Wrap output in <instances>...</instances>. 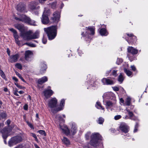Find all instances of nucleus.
Wrapping results in <instances>:
<instances>
[{
	"mask_svg": "<svg viewBox=\"0 0 148 148\" xmlns=\"http://www.w3.org/2000/svg\"><path fill=\"white\" fill-rule=\"evenodd\" d=\"M56 123L57 124H59L60 128L62 130V132L66 135H68L70 134V131L68 129L65 125H62L61 123H64V120L62 118L59 114L57 115L55 119Z\"/></svg>",
	"mask_w": 148,
	"mask_h": 148,
	"instance_id": "f257e3e1",
	"label": "nucleus"
},
{
	"mask_svg": "<svg viewBox=\"0 0 148 148\" xmlns=\"http://www.w3.org/2000/svg\"><path fill=\"white\" fill-rule=\"evenodd\" d=\"M45 31L47 33L49 39L52 40L56 37L57 34V28L56 26H52L44 29Z\"/></svg>",
	"mask_w": 148,
	"mask_h": 148,
	"instance_id": "f03ea898",
	"label": "nucleus"
},
{
	"mask_svg": "<svg viewBox=\"0 0 148 148\" xmlns=\"http://www.w3.org/2000/svg\"><path fill=\"white\" fill-rule=\"evenodd\" d=\"M15 19L16 20L24 22L31 25L34 26L36 25L35 21L32 20L29 17H27L25 15H22L19 18L15 17Z\"/></svg>",
	"mask_w": 148,
	"mask_h": 148,
	"instance_id": "7ed1b4c3",
	"label": "nucleus"
},
{
	"mask_svg": "<svg viewBox=\"0 0 148 148\" xmlns=\"http://www.w3.org/2000/svg\"><path fill=\"white\" fill-rule=\"evenodd\" d=\"M90 144L93 146L96 147L98 145V140H102L101 136L98 133L92 134Z\"/></svg>",
	"mask_w": 148,
	"mask_h": 148,
	"instance_id": "20e7f679",
	"label": "nucleus"
},
{
	"mask_svg": "<svg viewBox=\"0 0 148 148\" xmlns=\"http://www.w3.org/2000/svg\"><path fill=\"white\" fill-rule=\"evenodd\" d=\"M22 141V137L20 136H16L11 138L8 141V145L11 147L20 143Z\"/></svg>",
	"mask_w": 148,
	"mask_h": 148,
	"instance_id": "39448f33",
	"label": "nucleus"
},
{
	"mask_svg": "<svg viewBox=\"0 0 148 148\" xmlns=\"http://www.w3.org/2000/svg\"><path fill=\"white\" fill-rule=\"evenodd\" d=\"M57 100L56 98H52L49 101L48 106L51 109V112L54 113H56V109L57 108L56 105Z\"/></svg>",
	"mask_w": 148,
	"mask_h": 148,
	"instance_id": "423d86ee",
	"label": "nucleus"
},
{
	"mask_svg": "<svg viewBox=\"0 0 148 148\" xmlns=\"http://www.w3.org/2000/svg\"><path fill=\"white\" fill-rule=\"evenodd\" d=\"M46 9L45 8L43 14L42 15V18H41V21L42 23L44 24H46L49 22V20L48 17V16L50 14L49 10H46Z\"/></svg>",
	"mask_w": 148,
	"mask_h": 148,
	"instance_id": "0eeeda50",
	"label": "nucleus"
},
{
	"mask_svg": "<svg viewBox=\"0 0 148 148\" xmlns=\"http://www.w3.org/2000/svg\"><path fill=\"white\" fill-rule=\"evenodd\" d=\"M86 32H83L82 34L84 36H86L88 34L90 35H93L95 34V28L94 27L90 26L88 27H86Z\"/></svg>",
	"mask_w": 148,
	"mask_h": 148,
	"instance_id": "6e6552de",
	"label": "nucleus"
},
{
	"mask_svg": "<svg viewBox=\"0 0 148 148\" xmlns=\"http://www.w3.org/2000/svg\"><path fill=\"white\" fill-rule=\"evenodd\" d=\"M21 35L25 40L29 41L31 40V32L30 31L22 32L21 33Z\"/></svg>",
	"mask_w": 148,
	"mask_h": 148,
	"instance_id": "1a4fd4ad",
	"label": "nucleus"
},
{
	"mask_svg": "<svg viewBox=\"0 0 148 148\" xmlns=\"http://www.w3.org/2000/svg\"><path fill=\"white\" fill-rule=\"evenodd\" d=\"M53 17L51 18L53 22H58L60 17V13L58 11L55 12L53 14Z\"/></svg>",
	"mask_w": 148,
	"mask_h": 148,
	"instance_id": "9d476101",
	"label": "nucleus"
},
{
	"mask_svg": "<svg viewBox=\"0 0 148 148\" xmlns=\"http://www.w3.org/2000/svg\"><path fill=\"white\" fill-rule=\"evenodd\" d=\"M11 130L8 128H5L1 130V132L2 134V137L4 139H6L8 136L9 135V133L11 132Z\"/></svg>",
	"mask_w": 148,
	"mask_h": 148,
	"instance_id": "9b49d317",
	"label": "nucleus"
},
{
	"mask_svg": "<svg viewBox=\"0 0 148 148\" xmlns=\"http://www.w3.org/2000/svg\"><path fill=\"white\" fill-rule=\"evenodd\" d=\"M20 55L18 53L10 56L9 59V61L11 63L16 62L19 58Z\"/></svg>",
	"mask_w": 148,
	"mask_h": 148,
	"instance_id": "f8f14e48",
	"label": "nucleus"
},
{
	"mask_svg": "<svg viewBox=\"0 0 148 148\" xmlns=\"http://www.w3.org/2000/svg\"><path fill=\"white\" fill-rule=\"evenodd\" d=\"M33 56V53L32 51L29 50L26 51L25 53V59L28 61H31L32 60Z\"/></svg>",
	"mask_w": 148,
	"mask_h": 148,
	"instance_id": "ddd939ff",
	"label": "nucleus"
},
{
	"mask_svg": "<svg viewBox=\"0 0 148 148\" xmlns=\"http://www.w3.org/2000/svg\"><path fill=\"white\" fill-rule=\"evenodd\" d=\"M120 130L125 133H127L129 130V127L125 123H124L121 124L119 126Z\"/></svg>",
	"mask_w": 148,
	"mask_h": 148,
	"instance_id": "4468645a",
	"label": "nucleus"
},
{
	"mask_svg": "<svg viewBox=\"0 0 148 148\" xmlns=\"http://www.w3.org/2000/svg\"><path fill=\"white\" fill-rule=\"evenodd\" d=\"M102 83L104 85H112L114 83V81L108 78H104L101 79Z\"/></svg>",
	"mask_w": 148,
	"mask_h": 148,
	"instance_id": "2eb2a0df",
	"label": "nucleus"
},
{
	"mask_svg": "<svg viewBox=\"0 0 148 148\" xmlns=\"http://www.w3.org/2000/svg\"><path fill=\"white\" fill-rule=\"evenodd\" d=\"M16 9L18 11L21 12H27L25 10V5L23 3H19L17 6Z\"/></svg>",
	"mask_w": 148,
	"mask_h": 148,
	"instance_id": "dca6fc26",
	"label": "nucleus"
},
{
	"mask_svg": "<svg viewBox=\"0 0 148 148\" xmlns=\"http://www.w3.org/2000/svg\"><path fill=\"white\" fill-rule=\"evenodd\" d=\"M127 35L129 37V38L128 40L127 39L126 40L129 44L135 42L136 40V37L135 36L133 35L132 34H127Z\"/></svg>",
	"mask_w": 148,
	"mask_h": 148,
	"instance_id": "f3484780",
	"label": "nucleus"
},
{
	"mask_svg": "<svg viewBox=\"0 0 148 148\" xmlns=\"http://www.w3.org/2000/svg\"><path fill=\"white\" fill-rule=\"evenodd\" d=\"M53 91L50 89H45L43 92L45 97L48 98L52 95L53 94Z\"/></svg>",
	"mask_w": 148,
	"mask_h": 148,
	"instance_id": "a211bd4d",
	"label": "nucleus"
},
{
	"mask_svg": "<svg viewBox=\"0 0 148 148\" xmlns=\"http://www.w3.org/2000/svg\"><path fill=\"white\" fill-rule=\"evenodd\" d=\"M65 100L62 99L61 100L60 105L56 109V112H58L62 110L64 107Z\"/></svg>",
	"mask_w": 148,
	"mask_h": 148,
	"instance_id": "6ab92c4d",
	"label": "nucleus"
},
{
	"mask_svg": "<svg viewBox=\"0 0 148 148\" xmlns=\"http://www.w3.org/2000/svg\"><path fill=\"white\" fill-rule=\"evenodd\" d=\"M77 128L76 125L75 123H73L70 131V134L73 135H74L77 132Z\"/></svg>",
	"mask_w": 148,
	"mask_h": 148,
	"instance_id": "aec40b11",
	"label": "nucleus"
},
{
	"mask_svg": "<svg viewBox=\"0 0 148 148\" xmlns=\"http://www.w3.org/2000/svg\"><path fill=\"white\" fill-rule=\"evenodd\" d=\"M127 50L128 52L133 54H136L138 52V51L137 49H134L132 47H129L127 48Z\"/></svg>",
	"mask_w": 148,
	"mask_h": 148,
	"instance_id": "412c9836",
	"label": "nucleus"
},
{
	"mask_svg": "<svg viewBox=\"0 0 148 148\" xmlns=\"http://www.w3.org/2000/svg\"><path fill=\"white\" fill-rule=\"evenodd\" d=\"M14 26L16 28L19 30V31L21 32V33L22 32H23L25 29V27L23 25L17 24L15 25Z\"/></svg>",
	"mask_w": 148,
	"mask_h": 148,
	"instance_id": "4be33fe9",
	"label": "nucleus"
},
{
	"mask_svg": "<svg viewBox=\"0 0 148 148\" xmlns=\"http://www.w3.org/2000/svg\"><path fill=\"white\" fill-rule=\"evenodd\" d=\"M38 3L35 2H32L29 5V7L32 10L38 9L39 7H36Z\"/></svg>",
	"mask_w": 148,
	"mask_h": 148,
	"instance_id": "5701e85b",
	"label": "nucleus"
},
{
	"mask_svg": "<svg viewBox=\"0 0 148 148\" xmlns=\"http://www.w3.org/2000/svg\"><path fill=\"white\" fill-rule=\"evenodd\" d=\"M48 80V78L46 76H44L41 78L39 79L38 81V84H42L43 83L47 81Z\"/></svg>",
	"mask_w": 148,
	"mask_h": 148,
	"instance_id": "b1692460",
	"label": "nucleus"
},
{
	"mask_svg": "<svg viewBox=\"0 0 148 148\" xmlns=\"http://www.w3.org/2000/svg\"><path fill=\"white\" fill-rule=\"evenodd\" d=\"M40 71L41 73H43L47 69V66L44 63H41L40 64Z\"/></svg>",
	"mask_w": 148,
	"mask_h": 148,
	"instance_id": "393cba45",
	"label": "nucleus"
},
{
	"mask_svg": "<svg viewBox=\"0 0 148 148\" xmlns=\"http://www.w3.org/2000/svg\"><path fill=\"white\" fill-rule=\"evenodd\" d=\"M39 37V34L38 32H36L33 34L31 33V39L38 38Z\"/></svg>",
	"mask_w": 148,
	"mask_h": 148,
	"instance_id": "a878e982",
	"label": "nucleus"
},
{
	"mask_svg": "<svg viewBox=\"0 0 148 148\" xmlns=\"http://www.w3.org/2000/svg\"><path fill=\"white\" fill-rule=\"evenodd\" d=\"M99 32L101 36H106L108 34L105 28H102L100 30Z\"/></svg>",
	"mask_w": 148,
	"mask_h": 148,
	"instance_id": "bb28decb",
	"label": "nucleus"
},
{
	"mask_svg": "<svg viewBox=\"0 0 148 148\" xmlns=\"http://www.w3.org/2000/svg\"><path fill=\"white\" fill-rule=\"evenodd\" d=\"M126 110L128 112V114L130 117V119H131L134 120H136L137 118L136 117L134 118L133 113L132 112L130 111L128 109H126Z\"/></svg>",
	"mask_w": 148,
	"mask_h": 148,
	"instance_id": "cd10ccee",
	"label": "nucleus"
},
{
	"mask_svg": "<svg viewBox=\"0 0 148 148\" xmlns=\"http://www.w3.org/2000/svg\"><path fill=\"white\" fill-rule=\"evenodd\" d=\"M62 142L66 145H69L70 144V142L67 138L64 137L62 139Z\"/></svg>",
	"mask_w": 148,
	"mask_h": 148,
	"instance_id": "c85d7f7f",
	"label": "nucleus"
},
{
	"mask_svg": "<svg viewBox=\"0 0 148 148\" xmlns=\"http://www.w3.org/2000/svg\"><path fill=\"white\" fill-rule=\"evenodd\" d=\"M95 106L98 109H101L103 110H104V108L102 106L101 103L98 101L97 102Z\"/></svg>",
	"mask_w": 148,
	"mask_h": 148,
	"instance_id": "c756f323",
	"label": "nucleus"
},
{
	"mask_svg": "<svg viewBox=\"0 0 148 148\" xmlns=\"http://www.w3.org/2000/svg\"><path fill=\"white\" fill-rule=\"evenodd\" d=\"M123 80L124 77H123V75H122V73H121L119 76L118 80L119 82H120V83H121L123 82Z\"/></svg>",
	"mask_w": 148,
	"mask_h": 148,
	"instance_id": "7c9ffc66",
	"label": "nucleus"
},
{
	"mask_svg": "<svg viewBox=\"0 0 148 148\" xmlns=\"http://www.w3.org/2000/svg\"><path fill=\"white\" fill-rule=\"evenodd\" d=\"M124 71L128 76H130L132 75V73L130 71L127 70L126 69H124Z\"/></svg>",
	"mask_w": 148,
	"mask_h": 148,
	"instance_id": "2f4dec72",
	"label": "nucleus"
},
{
	"mask_svg": "<svg viewBox=\"0 0 148 148\" xmlns=\"http://www.w3.org/2000/svg\"><path fill=\"white\" fill-rule=\"evenodd\" d=\"M131 99L129 97H128L126 100L125 104L127 106H129L130 105L131 103Z\"/></svg>",
	"mask_w": 148,
	"mask_h": 148,
	"instance_id": "473e14b6",
	"label": "nucleus"
},
{
	"mask_svg": "<svg viewBox=\"0 0 148 148\" xmlns=\"http://www.w3.org/2000/svg\"><path fill=\"white\" fill-rule=\"evenodd\" d=\"M0 74L1 77L4 79H6V77L3 71L1 70H0Z\"/></svg>",
	"mask_w": 148,
	"mask_h": 148,
	"instance_id": "72a5a7b5",
	"label": "nucleus"
},
{
	"mask_svg": "<svg viewBox=\"0 0 148 148\" xmlns=\"http://www.w3.org/2000/svg\"><path fill=\"white\" fill-rule=\"evenodd\" d=\"M106 107H111L113 106V103L110 101H108L106 102Z\"/></svg>",
	"mask_w": 148,
	"mask_h": 148,
	"instance_id": "f704fd0d",
	"label": "nucleus"
},
{
	"mask_svg": "<svg viewBox=\"0 0 148 148\" xmlns=\"http://www.w3.org/2000/svg\"><path fill=\"white\" fill-rule=\"evenodd\" d=\"M104 121V119L101 117L99 118L97 122L99 124H102Z\"/></svg>",
	"mask_w": 148,
	"mask_h": 148,
	"instance_id": "c9c22d12",
	"label": "nucleus"
},
{
	"mask_svg": "<svg viewBox=\"0 0 148 148\" xmlns=\"http://www.w3.org/2000/svg\"><path fill=\"white\" fill-rule=\"evenodd\" d=\"M16 75L18 77L21 79V80L23 82H25V81L24 79L22 77L21 75L18 72L16 73Z\"/></svg>",
	"mask_w": 148,
	"mask_h": 148,
	"instance_id": "e433bc0d",
	"label": "nucleus"
},
{
	"mask_svg": "<svg viewBox=\"0 0 148 148\" xmlns=\"http://www.w3.org/2000/svg\"><path fill=\"white\" fill-rule=\"evenodd\" d=\"M15 66L19 69H21L22 68V66L21 64L17 63L15 64Z\"/></svg>",
	"mask_w": 148,
	"mask_h": 148,
	"instance_id": "4c0bfd02",
	"label": "nucleus"
},
{
	"mask_svg": "<svg viewBox=\"0 0 148 148\" xmlns=\"http://www.w3.org/2000/svg\"><path fill=\"white\" fill-rule=\"evenodd\" d=\"M38 132L40 134L45 136L46 134L45 132L43 130H40L38 131Z\"/></svg>",
	"mask_w": 148,
	"mask_h": 148,
	"instance_id": "58836bf2",
	"label": "nucleus"
},
{
	"mask_svg": "<svg viewBox=\"0 0 148 148\" xmlns=\"http://www.w3.org/2000/svg\"><path fill=\"white\" fill-rule=\"evenodd\" d=\"M51 7L53 9L55 8L56 6V3L55 2H53L50 4Z\"/></svg>",
	"mask_w": 148,
	"mask_h": 148,
	"instance_id": "ea45409f",
	"label": "nucleus"
},
{
	"mask_svg": "<svg viewBox=\"0 0 148 148\" xmlns=\"http://www.w3.org/2000/svg\"><path fill=\"white\" fill-rule=\"evenodd\" d=\"M111 71H112L111 75H113L114 76H116L117 75L116 71H115V70H112Z\"/></svg>",
	"mask_w": 148,
	"mask_h": 148,
	"instance_id": "a19ab883",
	"label": "nucleus"
},
{
	"mask_svg": "<svg viewBox=\"0 0 148 148\" xmlns=\"http://www.w3.org/2000/svg\"><path fill=\"white\" fill-rule=\"evenodd\" d=\"M0 116L1 119V118H4L6 116V114L5 113H0Z\"/></svg>",
	"mask_w": 148,
	"mask_h": 148,
	"instance_id": "79ce46f5",
	"label": "nucleus"
},
{
	"mask_svg": "<svg viewBox=\"0 0 148 148\" xmlns=\"http://www.w3.org/2000/svg\"><path fill=\"white\" fill-rule=\"evenodd\" d=\"M123 62V60L121 58L118 59L116 61V63L118 64H120Z\"/></svg>",
	"mask_w": 148,
	"mask_h": 148,
	"instance_id": "37998d69",
	"label": "nucleus"
},
{
	"mask_svg": "<svg viewBox=\"0 0 148 148\" xmlns=\"http://www.w3.org/2000/svg\"><path fill=\"white\" fill-rule=\"evenodd\" d=\"M90 135V132H88L85 134V137L87 140H88L89 138V136Z\"/></svg>",
	"mask_w": 148,
	"mask_h": 148,
	"instance_id": "c03bdc74",
	"label": "nucleus"
},
{
	"mask_svg": "<svg viewBox=\"0 0 148 148\" xmlns=\"http://www.w3.org/2000/svg\"><path fill=\"white\" fill-rule=\"evenodd\" d=\"M121 117V116L120 115H117L115 116L114 117V119L115 120H118L120 119Z\"/></svg>",
	"mask_w": 148,
	"mask_h": 148,
	"instance_id": "a18cd8bd",
	"label": "nucleus"
},
{
	"mask_svg": "<svg viewBox=\"0 0 148 148\" xmlns=\"http://www.w3.org/2000/svg\"><path fill=\"white\" fill-rule=\"evenodd\" d=\"M14 148H25L22 144H19V145H18L17 146L15 147Z\"/></svg>",
	"mask_w": 148,
	"mask_h": 148,
	"instance_id": "49530a36",
	"label": "nucleus"
},
{
	"mask_svg": "<svg viewBox=\"0 0 148 148\" xmlns=\"http://www.w3.org/2000/svg\"><path fill=\"white\" fill-rule=\"evenodd\" d=\"M9 30L10 31L13 33V34H15L17 33L15 29L12 28L9 29Z\"/></svg>",
	"mask_w": 148,
	"mask_h": 148,
	"instance_id": "de8ad7c7",
	"label": "nucleus"
},
{
	"mask_svg": "<svg viewBox=\"0 0 148 148\" xmlns=\"http://www.w3.org/2000/svg\"><path fill=\"white\" fill-rule=\"evenodd\" d=\"M131 68L132 69V70H133L134 71H137L135 67V66L134 65H132L131 66Z\"/></svg>",
	"mask_w": 148,
	"mask_h": 148,
	"instance_id": "09e8293b",
	"label": "nucleus"
},
{
	"mask_svg": "<svg viewBox=\"0 0 148 148\" xmlns=\"http://www.w3.org/2000/svg\"><path fill=\"white\" fill-rule=\"evenodd\" d=\"M14 36V38L15 39V41L16 42L17 40L18 39V35L17 34V33H16L15 34H13Z\"/></svg>",
	"mask_w": 148,
	"mask_h": 148,
	"instance_id": "8fccbe9b",
	"label": "nucleus"
},
{
	"mask_svg": "<svg viewBox=\"0 0 148 148\" xmlns=\"http://www.w3.org/2000/svg\"><path fill=\"white\" fill-rule=\"evenodd\" d=\"M113 90L116 91H118L119 90V88L116 86H114L112 87Z\"/></svg>",
	"mask_w": 148,
	"mask_h": 148,
	"instance_id": "3c124183",
	"label": "nucleus"
},
{
	"mask_svg": "<svg viewBox=\"0 0 148 148\" xmlns=\"http://www.w3.org/2000/svg\"><path fill=\"white\" fill-rule=\"evenodd\" d=\"M31 136L35 139L36 140H37V138L35 134L32 133Z\"/></svg>",
	"mask_w": 148,
	"mask_h": 148,
	"instance_id": "603ef678",
	"label": "nucleus"
},
{
	"mask_svg": "<svg viewBox=\"0 0 148 148\" xmlns=\"http://www.w3.org/2000/svg\"><path fill=\"white\" fill-rule=\"evenodd\" d=\"M27 124L29 126V127L30 128H34L33 126L31 123H29L28 122H27Z\"/></svg>",
	"mask_w": 148,
	"mask_h": 148,
	"instance_id": "864d4df0",
	"label": "nucleus"
},
{
	"mask_svg": "<svg viewBox=\"0 0 148 148\" xmlns=\"http://www.w3.org/2000/svg\"><path fill=\"white\" fill-rule=\"evenodd\" d=\"M18 92V90H17V89L16 88L15 90L14 91V95L16 96H18V95L17 93Z\"/></svg>",
	"mask_w": 148,
	"mask_h": 148,
	"instance_id": "5fc2aeb1",
	"label": "nucleus"
},
{
	"mask_svg": "<svg viewBox=\"0 0 148 148\" xmlns=\"http://www.w3.org/2000/svg\"><path fill=\"white\" fill-rule=\"evenodd\" d=\"M47 42V39L43 37L42 39V42H43V43L45 44H46Z\"/></svg>",
	"mask_w": 148,
	"mask_h": 148,
	"instance_id": "6e6d98bb",
	"label": "nucleus"
},
{
	"mask_svg": "<svg viewBox=\"0 0 148 148\" xmlns=\"http://www.w3.org/2000/svg\"><path fill=\"white\" fill-rule=\"evenodd\" d=\"M7 52L9 56H10V51L9 49L8 48H7Z\"/></svg>",
	"mask_w": 148,
	"mask_h": 148,
	"instance_id": "4d7b16f0",
	"label": "nucleus"
},
{
	"mask_svg": "<svg viewBox=\"0 0 148 148\" xmlns=\"http://www.w3.org/2000/svg\"><path fill=\"white\" fill-rule=\"evenodd\" d=\"M120 102L121 103H122L123 104H124V101L122 98H121L120 99Z\"/></svg>",
	"mask_w": 148,
	"mask_h": 148,
	"instance_id": "13d9d810",
	"label": "nucleus"
},
{
	"mask_svg": "<svg viewBox=\"0 0 148 148\" xmlns=\"http://www.w3.org/2000/svg\"><path fill=\"white\" fill-rule=\"evenodd\" d=\"M24 110H27L28 109V106L27 105H25L24 106Z\"/></svg>",
	"mask_w": 148,
	"mask_h": 148,
	"instance_id": "bf43d9fd",
	"label": "nucleus"
},
{
	"mask_svg": "<svg viewBox=\"0 0 148 148\" xmlns=\"http://www.w3.org/2000/svg\"><path fill=\"white\" fill-rule=\"evenodd\" d=\"M17 87L19 88L20 89H22L25 88V87H22L21 86L19 85Z\"/></svg>",
	"mask_w": 148,
	"mask_h": 148,
	"instance_id": "052dcab7",
	"label": "nucleus"
},
{
	"mask_svg": "<svg viewBox=\"0 0 148 148\" xmlns=\"http://www.w3.org/2000/svg\"><path fill=\"white\" fill-rule=\"evenodd\" d=\"M46 0H39V2L41 3H43Z\"/></svg>",
	"mask_w": 148,
	"mask_h": 148,
	"instance_id": "680f3d73",
	"label": "nucleus"
},
{
	"mask_svg": "<svg viewBox=\"0 0 148 148\" xmlns=\"http://www.w3.org/2000/svg\"><path fill=\"white\" fill-rule=\"evenodd\" d=\"M12 79L14 80L16 82H18V79L15 77H12Z\"/></svg>",
	"mask_w": 148,
	"mask_h": 148,
	"instance_id": "e2e57ef3",
	"label": "nucleus"
},
{
	"mask_svg": "<svg viewBox=\"0 0 148 148\" xmlns=\"http://www.w3.org/2000/svg\"><path fill=\"white\" fill-rule=\"evenodd\" d=\"M112 71V70H110L109 71L107 72L106 74V76H107L109 74V73L111 72Z\"/></svg>",
	"mask_w": 148,
	"mask_h": 148,
	"instance_id": "0e129e2a",
	"label": "nucleus"
},
{
	"mask_svg": "<svg viewBox=\"0 0 148 148\" xmlns=\"http://www.w3.org/2000/svg\"><path fill=\"white\" fill-rule=\"evenodd\" d=\"M6 123L8 125H9L10 123V120H8L6 121Z\"/></svg>",
	"mask_w": 148,
	"mask_h": 148,
	"instance_id": "69168bd1",
	"label": "nucleus"
},
{
	"mask_svg": "<svg viewBox=\"0 0 148 148\" xmlns=\"http://www.w3.org/2000/svg\"><path fill=\"white\" fill-rule=\"evenodd\" d=\"M30 47H34L35 46V45L33 44H31L30 43V45H29V46Z\"/></svg>",
	"mask_w": 148,
	"mask_h": 148,
	"instance_id": "338daca9",
	"label": "nucleus"
},
{
	"mask_svg": "<svg viewBox=\"0 0 148 148\" xmlns=\"http://www.w3.org/2000/svg\"><path fill=\"white\" fill-rule=\"evenodd\" d=\"M18 92L20 94H21L24 93V92L22 90H20Z\"/></svg>",
	"mask_w": 148,
	"mask_h": 148,
	"instance_id": "774afa93",
	"label": "nucleus"
}]
</instances>
